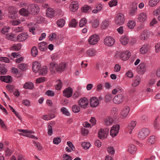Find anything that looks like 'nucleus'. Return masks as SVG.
<instances>
[{"mask_svg":"<svg viewBox=\"0 0 160 160\" xmlns=\"http://www.w3.org/2000/svg\"><path fill=\"white\" fill-rule=\"evenodd\" d=\"M150 131L147 128H142L140 129L138 133V137L141 140L145 139L149 134Z\"/></svg>","mask_w":160,"mask_h":160,"instance_id":"f257e3e1","label":"nucleus"},{"mask_svg":"<svg viewBox=\"0 0 160 160\" xmlns=\"http://www.w3.org/2000/svg\"><path fill=\"white\" fill-rule=\"evenodd\" d=\"M125 20L123 14L119 13L117 14L114 19V22L116 25L119 26L122 25L124 23Z\"/></svg>","mask_w":160,"mask_h":160,"instance_id":"f03ea898","label":"nucleus"},{"mask_svg":"<svg viewBox=\"0 0 160 160\" xmlns=\"http://www.w3.org/2000/svg\"><path fill=\"white\" fill-rule=\"evenodd\" d=\"M28 9L30 13L33 15L37 14L39 12V8L38 6L36 4H31L28 5Z\"/></svg>","mask_w":160,"mask_h":160,"instance_id":"7ed1b4c3","label":"nucleus"},{"mask_svg":"<svg viewBox=\"0 0 160 160\" xmlns=\"http://www.w3.org/2000/svg\"><path fill=\"white\" fill-rule=\"evenodd\" d=\"M120 129V126L118 124L113 126L110 131V135L112 137L116 136L118 133Z\"/></svg>","mask_w":160,"mask_h":160,"instance_id":"20e7f679","label":"nucleus"},{"mask_svg":"<svg viewBox=\"0 0 160 160\" xmlns=\"http://www.w3.org/2000/svg\"><path fill=\"white\" fill-rule=\"evenodd\" d=\"M99 36L96 34H94L92 35L89 39L88 42L89 43L92 45L95 44L99 40Z\"/></svg>","mask_w":160,"mask_h":160,"instance_id":"39448f33","label":"nucleus"},{"mask_svg":"<svg viewBox=\"0 0 160 160\" xmlns=\"http://www.w3.org/2000/svg\"><path fill=\"white\" fill-rule=\"evenodd\" d=\"M123 98L124 96L122 94H118L113 98V102L115 104H119L122 102Z\"/></svg>","mask_w":160,"mask_h":160,"instance_id":"423d86ee","label":"nucleus"},{"mask_svg":"<svg viewBox=\"0 0 160 160\" xmlns=\"http://www.w3.org/2000/svg\"><path fill=\"white\" fill-rule=\"evenodd\" d=\"M114 39L111 37H107L104 39V43L107 46H111L115 43Z\"/></svg>","mask_w":160,"mask_h":160,"instance_id":"0eeeda50","label":"nucleus"},{"mask_svg":"<svg viewBox=\"0 0 160 160\" xmlns=\"http://www.w3.org/2000/svg\"><path fill=\"white\" fill-rule=\"evenodd\" d=\"M78 103L81 108H85L88 104V101L86 98H83L79 100Z\"/></svg>","mask_w":160,"mask_h":160,"instance_id":"6e6552de","label":"nucleus"},{"mask_svg":"<svg viewBox=\"0 0 160 160\" xmlns=\"http://www.w3.org/2000/svg\"><path fill=\"white\" fill-rule=\"evenodd\" d=\"M145 64L144 62L140 63L138 66L137 70L138 73L140 74H143L145 71Z\"/></svg>","mask_w":160,"mask_h":160,"instance_id":"1a4fd4ad","label":"nucleus"},{"mask_svg":"<svg viewBox=\"0 0 160 160\" xmlns=\"http://www.w3.org/2000/svg\"><path fill=\"white\" fill-rule=\"evenodd\" d=\"M119 56L121 59L122 60H127L130 57L129 51L128 50L123 51L120 54Z\"/></svg>","mask_w":160,"mask_h":160,"instance_id":"9d476101","label":"nucleus"},{"mask_svg":"<svg viewBox=\"0 0 160 160\" xmlns=\"http://www.w3.org/2000/svg\"><path fill=\"white\" fill-rule=\"evenodd\" d=\"M72 89L69 87L63 91V95L67 98H69L72 96Z\"/></svg>","mask_w":160,"mask_h":160,"instance_id":"9b49d317","label":"nucleus"},{"mask_svg":"<svg viewBox=\"0 0 160 160\" xmlns=\"http://www.w3.org/2000/svg\"><path fill=\"white\" fill-rule=\"evenodd\" d=\"M8 11L9 13L10 14L9 17L11 18H15L14 15L17 12V11L12 6L9 7L8 8Z\"/></svg>","mask_w":160,"mask_h":160,"instance_id":"f8f14e48","label":"nucleus"},{"mask_svg":"<svg viewBox=\"0 0 160 160\" xmlns=\"http://www.w3.org/2000/svg\"><path fill=\"white\" fill-rule=\"evenodd\" d=\"M78 2L77 1H73L69 6L70 10L72 12H75L78 8Z\"/></svg>","mask_w":160,"mask_h":160,"instance_id":"ddd939ff","label":"nucleus"},{"mask_svg":"<svg viewBox=\"0 0 160 160\" xmlns=\"http://www.w3.org/2000/svg\"><path fill=\"white\" fill-rule=\"evenodd\" d=\"M150 49V47L148 44H144L140 48V52L141 54H145L147 53Z\"/></svg>","mask_w":160,"mask_h":160,"instance_id":"4468645a","label":"nucleus"},{"mask_svg":"<svg viewBox=\"0 0 160 160\" xmlns=\"http://www.w3.org/2000/svg\"><path fill=\"white\" fill-rule=\"evenodd\" d=\"M32 69L33 71L36 73L39 71L41 68V65L40 64L37 62H35L32 63Z\"/></svg>","mask_w":160,"mask_h":160,"instance_id":"2eb2a0df","label":"nucleus"},{"mask_svg":"<svg viewBox=\"0 0 160 160\" xmlns=\"http://www.w3.org/2000/svg\"><path fill=\"white\" fill-rule=\"evenodd\" d=\"M90 104L91 107H96L98 106L99 104V102L98 99L93 97L90 99Z\"/></svg>","mask_w":160,"mask_h":160,"instance_id":"dca6fc26","label":"nucleus"},{"mask_svg":"<svg viewBox=\"0 0 160 160\" xmlns=\"http://www.w3.org/2000/svg\"><path fill=\"white\" fill-rule=\"evenodd\" d=\"M67 66V64L65 62L61 63L57 66L56 68V72H62L63 71Z\"/></svg>","mask_w":160,"mask_h":160,"instance_id":"f3484780","label":"nucleus"},{"mask_svg":"<svg viewBox=\"0 0 160 160\" xmlns=\"http://www.w3.org/2000/svg\"><path fill=\"white\" fill-rule=\"evenodd\" d=\"M0 80L7 83H10L12 82V77L10 76H2L0 77Z\"/></svg>","mask_w":160,"mask_h":160,"instance_id":"a211bd4d","label":"nucleus"},{"mask_svg":"<svg viewBox=\"0 0 160 160\" xmlns=\"http://www.w3.org/2000/svg\"><path fill=\"white\" fill-rule=\"evenodd\" d=\"M28 38V35L26 33H22L19 34L17 37V40L19 42L23 41L26 40Z\"/></svg>","mask_w":160,"mask_h":160,"instance_id":"6ab92c4d","label":"nucleus"},{"mask_svg":"<svg viewBox=\"0 0 160 160\" xmlns=\"http://www.w3.org/2000/svg\"><path fill=\"white\" fill-rule=\"evenodd\" d=\"M38 48L41 51H46L47 49V43L43 42L39 43L38 44Z\"/></svg>","mask_w":160,"mask_h":160,"instance_id":"aec40b11","label":"nucleus"},{"mask_svg":"<svg viewBox=\"0 0 160 160\" xmlns=\"http://www.w3.org/2000/svg\"><path fill=\"white\" fill-rule=\"evenodd\" d=\"M130 108L128 106H126L124 108L121 112V117L124 118H125L128 115L129 111Z\"/></svg>","mask_w":160,"mask_h":160,"instance_id":"412c9836","label":"nucleus"},{"mask_svg":"<svg viewBox=\"0 0 160 160\" xmlns=\"http://www.w3.org/2000/svg\"><path fill=\"white\" fill-rule=\"evenodd\" d=\"M137 4L135 2L132 4V7L131 8V15L133 16L135 14L137 11Z\"/></svg>","mask_w":160,"mask_h":160,"instance_id":"4be33fe9","label":"nucleus"},{"mask_svg":"<svg viewBox=\"0 0 160 160\" xmlns=\"http://www.w3.org/2000/svg\"><path fill=\"white\" fill-rule=\"evenodd\" d=\"M54 11L52 8H49L47 9L46 15L50 18H53L54 16Z\"/></svg>","mask_w":160,"mask_h":160,"instance_id":"5701e85b","label":"nucleus"},{"mask_svg":"<svg viewBox=\"0 0 160 160\" xmlns=\"http://www.w3.org/2000/svg\"><path fill=\"white\" fill-rule=\"evenodd\" d=\"M147 18L146 14L142 12L140 13L138 17V19L141 22H144Z\"/></svg>","mask_w":160,"mask_h":160,"instance_id":"b1692460","label":"nucleus"},{"mask_svg":"<svg viewBox=\"0 0 160 160\" xmlns=\"http://www.w3.org/2000/svg\"><path fill=\"white\" fill-rule=\"evenodd\" d=\"M149 36L148 32L147 31H144L141 33L140 36V38L141 40H145L147 39Z\"/></svg>","mask_w":160,"mask_h":160,"instance_id":"393cba45","label":"nucleus"},{"mask_svg":"<svg viewBox=\"0 0 160 160\" xmlns=\"http://www.w3.org/2000/svg\"><path fill=\"white\" fill-rule=\"evenodd\" d=\"M81 9L82 12L84 13H89L92 10L91 7L87 5H84L83 6L82 8Z\"/></svg>","mask_w":160,"mask_h":160,"instance_id":"a878e982","label":"nucleus"},{"mask_svg":"<svg viewBox=\"0 0 160 160\" xmlns=\"http://www.w3.org/2000/svg\"><path fill=\"white\" fill-rule=\"evenodd\" d=\"M40 75L42 76L45 75L48 72L47 67L46 66H44L42 67L39 70Z\"/></svg>","mask_w":160,"mask_h":160,"instance_id":"bb28decb","label":"nucleus"},{"mask_svg":"<svg viewBox=\"0 0 160 160\" xmlns=\"http://www.w3.org/2000/svg\"><path fill=\"white\" fill-rule=\"evenodd\" d=\"M57 66L56 62H51L49 65V67L50 71L52 72H56V68Z\"/></svg>","mask_w":160,"mask_h":160,"instance_id":"cd10ccee","label":"nucleus"},{"mask_svg":"<svg viewBox=\"0 0 160 160\" xmlns=\"http://www.w3.org/2000/svg\"><path fill=\"white\" fill-rule=\"evenodd\" d=\"M156 141V138L155 136L152 135L150 136L147 140V142L148 144L152 145L154 144Z\"/></svg>","mask_w":160,"mask_h":160,"instance_id":"c85d7f7f","label":"nucleus"},{"mask_svg":"<svg viewBox=\"0 0 160 160\" xmlns=\"http://www.w3.org/2000/svg\"><path fill=\"white\" fill-rule=\"evenodd\" d=\"M98 135L99 138L100 139L106 138L107 137V135L104 133L103 129L102 128L100 129L98 131Z\"/></svg>","mask_w":160,"mask_h":160,"instance_id":"c756f323","label":"nucleus"},{"mask_svg":"<svg viewBox=\"0 0 160 160\" xmlns=\"http://www.w3.org/2000/svg\"><path fill=\"white\" fill-rule=\"evenodd\" d=\"M19 13L24 16H27L29 14H30L28 9H27L24 8H22L19 11Z\"/></svg>","mask_w":160,"mask_h":160,"instance_id":"7c9ffc66","label":"nucleus"},{"mask_svg":"<svg viewBox=\"0 0 160 160\" xmlns=\"http://www.w3.org/2000/svg\"><path fill=\"white\" fill-rule=\"evenodd\" d=\"M140 81V79L139 76L134 78L133 80L132 81V86L134 87L137 86L139 84Z\"/></svg>","mask_w":160,"mask_h":160,"instance_id":"2f4dec72","label":"nucleus"},{"mask_svg":"<svg viewBox=\"0 0 160 160\" xmlns=\"http://www.w3.org/2000/svg\"><path fill=\"white\" fill-rule=\"evenodd\" d=\"M33 88V83L30 82H26L23 86V88L27 89H32Z\"/></svg>","mask_w":160,"mask_h":160,"instance_id":"473e14b6","label":"nucleus"},{"mask_svg":"<svg viewBox=\"0 0 160 160\" xmlns=\"http://www.w3.org/2000/svg\"><path fill=\"white\" fill-rule=\"evenodd\" d=\"M96 52V50L94 49H90L87 51L86 53L89 56L93 57L95 55Z\"/></svg>","mask_w":160,"mask_h":160,"instance_id":"72a5a7b5","label":"nucleus"},{"mask_svg":"<svg viewBox=\"0 0 160 160\" xmlns=\"http://www.w3.org/2000/svg\"><path fill=\"white\" fill-rule=\"evenodd\" d=\"M65 22V21L64 19L63 18H61L57 21V24L58 27L62 28L64 26Z\"/></svg>","mask_w":160,"mask_h":160,"instance_id":"f704fd0d","label":"nucleus"},{"mask_svg":"<svg viewBox=\"0 0 160 160\" xmlns=\"http://www.w3.org/2000/svg\"><path fill=\"white\" fill-rule=\"evenodd\" d=\"M7 72V70L5 68L3 64H0V75L5 74Z\"/></svg>","mask_w":160,"mask_h":160,"instance_id":"c9c22d12","label":"nucleus"},{"mask_svg":"<svg viewBox=\"0 0 160 160\" xmlns=\"http://www.w3.org/2000/svg\"><path fill=\"white\" fill-rule=\"evenodd\" d=\"M31 53L33 57H35L38 54V51L36 47L34 46L31 50Z\"/></svg>","mask_w":160,"mask_h":160,"instance_id":"e433bc0d","label":"nucleus"},{"mask_svg":"<svg viewBox=\"0 0 160 160\" xmlns=\"http://www.w3.org/2000/svg\"><path fill=\"white\" fill-rule=\"evenodd\" d=\"M129 41V39H128L126 37L122 38L120 39V41L121 43L124 45H126L128 43Z\"/></svg>","mask_w":160,"mask_h":160,"instance_id":"4c0bfd02","label":"nucleus"},{"mask_svg":"<svg viewBox=\"0 0 160 160\" xmlns=\"http://www.w3.org/2000/svg\"><path fill=\"white\" fill-rule=\"evenodd\" d=\"M159 1V0H149V5L150 7H153L156 5Z\"/></svg>","mask_w":160,"mask_h":160,"instance_id":"58836bf2","label":"nucleus"},{"mask_svg":"<svg viewBox=\"0 0 160 160\" xmlns=\"http://www.w3.org/2000/svg\"><path fill=\"white\" fill-rule=\"evenodd\" d=\"M87 23V19L85 18H83L80 20L79 23V26L80 27H82L85 26Z\"/></svg>","mask_w":160,"mask_h":160,"instance_id":"ea45409f","label":"nucleus"},{"mask_svg":"<svg viewBox=\"0 0 160 160\" xmlns=\"http://www.w3.org/2000/svg\"><path fill=\"white\" fill-rule=\"evenodd\" d=\"M102 8V5L98 4L96 7V9L92 11V12L94 13H97L100 12Z\"/></svg>","mask_w":160,"mask_h":160,"instance_id":"a19ab883","label":"nucleus"},{"mask_svg":"<svg viewBox=\"0 0 160 160\" xmlns=\"http://www.w3.org/2000/svg\"><path fill=\"white\" fill-rule=\"evenodd\" d=\"M72 111L74 113H78L79 112L80 110V108L76 105H73L72 107Z\"/></svg>","mask_w":160,"mask_h":160,"instance_id":"79ce46f5","label":"nucleus"},{"mask_svg":"<svg viewBox=\"0 0 160 160\" xmlns=\"http://www.w3.org/2000/svg\"><path fill=\"white\" fill-rule=\"evenodd\" d=\"M78 23L75 19H72L69 24V26L71 27H75L77 26Z\"/></svg>","mask_w":160,"mask_h":160,"instance_id":"37998d69","label":"nucleus"},{"mask_svg":"<svg viewBox=\"0 0 160 160\" xmlns=\"http://www.w3.org/2000/svg\"><path fill=\"white\" fill-rule=\"evenodd\" d=\"M137 150V148L135 145H131V154H134L136 153Z\"/></svg>","mask_w":160,"mask_h":160,"instance_id":"c03bdc74","label":"nucleus"},{"mask_svg":"<svg viewBox=\"0 0 160 160\" xmlns=\"http://www.w3.org/2000/svg\"><path fill=\"white\" fill-rule=\"evenodd\" d=\"M109 24L108 21L105 20L103 21L102 23L101 28L102 29H104L108 27Z\"/></svg>","mask_w":160,"mask_h":160,"instance_id":"a18cd8bd","label":"nucleus"},{"mask_svg":"<svg viewBox=\"0 0 160 160\" xmlns=\"http://www.w3.org/2000/svg\"><path fill=\"white\" fill-rule=\"evenodd\" d=\"M118 2L117 0H112L108 3V5L110 7H112L115 6L117 5Z\"/></svg>","mask_w":160,"mask_h":160,"instance_id":"49530a36","label":"nucleus"},{"mask_svg":"<svg viewBox=\"0 0 160 160\" xmlns=\"http://www.w3.org/2000/svg\"><path fill=\"white\" fill-rule=\"evenodd\" d=\"M112 95L111 94H107L105 97V101L107 102H110L112 99Z\"/></svg>","mask_w":160,"mask_h":160,"instance_id":"de8ad7c7","label":"nucleus"},{"mask_svg":"<svg viewBox=\"0 0 160 160\" xmlns=\"http://www.w3.org/2000/svg\"><path fill=\"white\" fill-rule=\"evenodd\" d=\"M16 36L12 33L8 34L6 35V38L9 39L11 40L12 41H14L15 40L14 38Z\"/></svg>","mask_w":160,"mask_h":160,"instance_id":"09e8293b","label":"nucleus"},{"mask_svg":"<svg viewBox=\"0 0 160 160\" xmlns=\"http://www.w3.org/2000/svg\"><path fill=\"white\" fill-rule=\"evenodd\" d=\"M61 110L62 113L64 115L67 116L70 115V114L66 108L62 107L61 108Z\"/></svg>","mask_w":160,"mask_h":160,"instance_id":"8fccbe9b","label":"nucleus"},{"mask_svg":"<svg viewBox=\"0 0 160 160\" xmlns=\"http://www.w3.org/2000/svg\"><path fill=\"white\" fill-rule=\"evenodd\" d=\"M46 81V78L44 77H42L37 78L36 79V82L37 83H40L41 82H44Z\"/></svg>","mask_w":160,"mask_h":160,"instance_id":"3c124183","label":"nucleus"},{"mask_svg":"<svg viewBox=\"0 0 160 160\" xmlns=\"http://www.w3.org/2000/svg\"><path fill=\"white\" fill-rule=\"evenodd\" d=\"M113 121V120L112 118H108L106 119L105 120V124L106 125H110Z\"/></svg>","mask_w":160,"mask_h":160,"instance_id":"603ef678","label":"nucleus"},{"mask_svg":"<svg viewBox=\"0 0 160 160\" xmlns=\"http://www.w3.org/2000/svg\"><path fill=\"white\" fill-rule=\"evenodd\" d=\"M82 146L84 149H87L90 147V144L88 142H83L82 143Z\"/></svg>","mask_w":160,"mask_h":160,"instance_id":"864d4df0","label":"nucleus"},{"mask_svg":"<svg viewBox=\"0 0 160 160\" xmlns=\"http://www.w3.org/2000/svg\"><path fill=\"white\" fill-rule=\"evenodd\" d=\"M92 26L94 28H97L99 25V21L95 19L92 22Z\"/></svg>","mask_w":160,"mask_h":160,"instance_id":"5fc2aeb1","label":"nucleus"},{"mask_svg":"<svg viewBox=\"0 0 160 160\" xmlns=\"http://www.w3.org/2000/svg\"><path fill=\"white\" fill-rule=\"evenodd\" d=\"M18 67L22 71H24L27 69V64L22 63L18 65Z\"/></svg>","mask_w":160,"mask_h":160,"instance_id":"6e6d98bb","label":"nucleus"},{"mask_svg":"<svg viewBox=\"0 0 160 160\" xmlns=\"http://www.w3.org/2000/svg\"><path fill=\"white\" fill-rule=\"evenodd\" d=\"M157 118H156L154 122V127L156 129H160V123L158 122L157 121Z\"/></svg>","mask_w":160,"mask_h":160,"instance_id":"4d7b16f0","label":"nucleus"},{"mask_svg":"<svg viewBox=\"0 0 160 160\" xmlns=\"http://www.w3.org/2000/svg\"><path fill=\"white\" fill-rule=\"evenodd\" d=\"M58 83L56 85L55 88L56 89L58 90L61 89L62 87V81L60 80H58Z\"/></svg>","mask_w":160,"mask_h":160,"instance_id":"13d9d810","label":"nucleus"},{"mask_svg":"<svg viewBox=\"0 0 160 160\" xmlns=\"http://www.w3.org/2000/svg\"><path fill=\"white\" fill-rule=\"evenodd\" d=\"M7 89L10 91V92L12 93L14 92L13 89L14 86L12 85L8 84L6 86Z\"/></svg>","mask_w":160,"mask_h":160,"instance_id":"bf43d9fd","label":"nucleus"},{"mask_svg":"<svg viewBox=\"0 0 160 160\" xmlns=\"http://www.w3.org/2000/svg\"><path fill=\"white\" fill-rule=\"evenodd\" d=\"M81 133L84 136H86L89 133L88 130L86 128H82L81 130Z\"/></svg>","mask_w":160,"mask_h":160,"instance_id":"052dcab7","label":"nucleus"},{"mask_svg":"<svg viewBox=\"0 0 160 160\" xmlns=\"http://www.w3.org/2000/svg\"><path fill=\"white\" fill-rule=\"evenodd\" d=\"M61 142V139L59 137L54 138L53 140V142L54 144H58Z\"/></svg>","mask_w":160,"mask_h":160,"instance_id":"680f3d73","label":"nucleus"},{"mask_svg":"<svg viewBox=\"0 0 160 160\" xmlns=\"http://www.w3.org/2000/svg\"><path fill=\"white\" fill-rule=\"evenodd\" d=\"M136 124L137 122L136 121H133L131 122V132L136 127Z\"/></svg>","mask_w":160,"mask_h":160,"instance_id":"e2e57ef3","label":"nucleus"},{"mask_svg":"<svg viewBox=\"0 0 160 160\" xmlns=\"http://www.w3.org/2000/svg\"><path fill=\"white\" fill-rule=\"evenodd\" d=\"M67 144L68 146L72 149V150L74 151L75 150V148L72 143L70 141H68Z\"/></svg>","mask_w":160,"mask_h":160,"instance_id":"0e129e2a","label":"nucleus"},{"mask_svg":"<svg viewBox=\"0 0 160 160\" xmlns=\"http://www.w3.org/2000/svg\"><path fill=\"white\" fill-rule=\"evenodd\" d=\"M33 143L35 144V146H36L38 150L41 151L42 150V147L41 146L40 143L39 142H33Z\"/></svg>","mask_w":160,"mask_h":160,"instance_id":"69168bd1","label":"nucleus"},{"mask_svg":"<svg viewBox=\"0 0 160 160\" xmlns=\"http://www.w3.org/2000/svg\"><path fill=\"white\" fill-rule=\"evenodd\" d=\"M155 52L158 53L160 52V43H157L155 46Z\"/></svg>","mask_w":160,"mask_h":160,"instance_id":"338daca9","label":"nucleus"},{"mask_svg":"<svg viewBox=\"0 0 160 160\" xmlns=\"http://www.w3.org/2000/svg\"><path fill=\"white\" fill-rule=\"evenodd\" d=\"M141 119L143 122H146L148 120V118L147 116L145 115H143L142 116Z\"/></svg>","mask_w":160,"mask_h":160,"instance_id":"774afa93","label":"nucleus"}]
</instances>
